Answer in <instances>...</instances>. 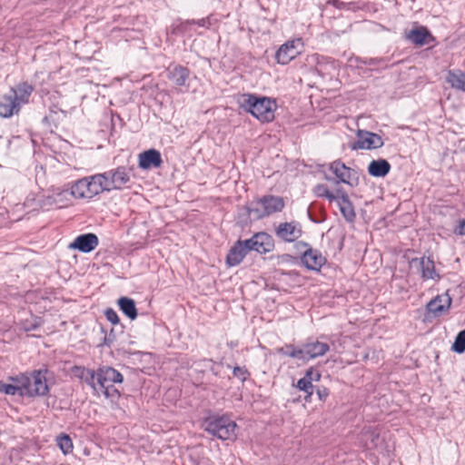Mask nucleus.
I'll use <instances>...</instances> for the list:
<instances>
[{
	"mask_svg": "<svg viewBox=\"0 0 465 465\" xmlns=\"http://www.w3.org/2000/svg\"><path fill=\"white\" fill-rule=\"evenodd\" d=\"M250 251H255L259 253H267L273 250L274 241L271 235L266 232H258L251 239L245 240Z\"/></svg>",
	"mask_w": 465,
	"mask_h": 465,
	"instance_id": "9b49d317",
	"label": "nucleus"
},
{
	"mask_svg": "<svg viewBox=\"0 0 465 465\" xmlns=\"http://www.w3.org/2000/svg\"><path fill=\"white\" fill-rule=\"evenodd\" d=\"M26 207L35 208L39 205L36 195L35 193H32L31 195L27 196V198L25 201L24 203Z\"/></svg>",
	"mask_w": 465,
	"mask_h": 465,
	"instance_id": "c9c22d12",
	"label": "nucleus"
},
{
	"mask_svg": "<svg viewBox=\"0 0 465 465\" xmlns=\"http://www.w3.org/2000/svg\"><path fill=\"white\" fill-rule=\"evenodd\" d=\"M451 303L452 299L448 293L435 296L426 304V319L431 320L448 313Z\"/></svg>",
	"mask_w": 465,
	"mask_h": 465,
	"instance_id": "1a4fd4ad",
	"label": "nucleus"
},
{
	"mask_svg": "<svg viewBox=\"0 0 465 465\" xmlns=\"http://www.w3.org/2000/svg\"><path fill=\"white\" fill-rule=\"evenodd\" d=\"M233 375L239 378L241 381H245L247 379L248 373L244 369L236 367L233 369Z\"/></svg>",
	"mask_w": 465,
	"mask_h": 465,
	"instance_id": "4c0bfd02",
	"label": "nucleus"
},
{
	"mask_svg": "<svg viewBox=\"0 0 465 465\" xmlns=\"http://www.w3.org/2000/svg\"><path fill=\"white\" fill-rule=\"evenodd\" d=\"M451 348L457 353L465 351V331H461L457 334Z\"/></svg>",
	"mask_w": 465,
	"mask_h": 465,
	"instance_id": "473e14b6",
	"label": "nucleus"
},
{
	"mask_svg": "<svg viewBox=\"0 0 465 465\" xmlns=\"http://www.w3.org/2000/svg\"><path fill=\"white\" fill-rule=\"evenodd\" d=\"M104 315H105L107 321L110 322L112 324H114V325L119 324L120 318L114 309H112V308L106 309L104 312Z\"/></svg>",
	"mask_w": 465,
	"mask_h": 465,
	"instance_id": "72a5a7b5",
	"label": "nucleus"
},
{
	"mask_svg": "<svg viewBox=\"0 0 465 465\" xmlns=\"http://www.w3.org/2000/svg\"><path fill=\"white\" fill-rule=\"evenodd\" d=\"M445 82L452 89L465 93V72L460 69L449 70L445 74Z\"/></svg>",
	"mask_w": 465,
	"mask_h": 465,
	"instance_id": "393cba45",
	"label": "nucleus"
},
{
	"mask_svg": "<svg viewBox=\"0 0 465 465\" xmlns=\"http://www.w3.org/2000/svg\"><path fill=\"white\" fill-rule=\"evenodd\" d=\"M187 72L183 68H178L175 70L174 76L176 77L175 83L179 85H183L187 78Z\"/></svg>",
	"mask_w": 465,
	"mask_h": 465,
	"instance_id": "f704fd0d",
	"label": "nucleus"
},
{
	"mask_svg": "<svg viewBox=\"0 0 465 465\" xmlns=\"http://www.w3.org/2000/svg\"><path fill=\"white\" fill-rule=\"evenodd\" d=\"M263 203L261 200L252 202L246 205V207L242 210L239 213V218L242 223H248L252 221H257L261 218H263L266 215L264 211Z\"/></svg>",
	"mask_w": 465,
	"mask_h": 465,
	"instance_id": "ddd939ff",
	"label": "nucleus"
},
{
	"mask_svg": "<svg viewBox=\"0 0 465 465\" xmlns=\"http://www.w3.org/2000/svg\"><path fill=\"white\" fill-rule=\"evenodd\" d=\"M302 234L301 227L294 223H281L276 229V235L285 242H293Z\"/></svg>",
	"mask_w": 465,
	"mask_h": 465,
	"instance_id": "412c9836",
	"label": "nucleus"
},
{
	"mask_svg": "<svg viewBox=\"0 0 465 465\" xmlns=\"http://www.w3.org/2000/svg\"><path fill=\"white\" fill-rule=\"evenodd\" d=\"M290 357L299 358L303 360L304 356V349L303 350H292L290 353H288Z\"/></svg>",
	"mask_w": 465,
	"mask_h": 465,
	"instance_id": "ea45409f",
	"label": "nucleus"
},
{
	"mask_svg": "<svg viewBox=\"0 0 465 465\" xmlns=\"http://www.w3.org/2000/svg\"><path fill=\"white\" fill-rule=\"evenodd\" d=\"M0 392L5 394V395H24L23 387L21 384H11V383H5L3 381H0Z\"/></svg>",
	"mask_w": 465,
	"mask_h": 465,
	"instance_id": "7c9ffc66",
	"label": "nucleus"
},
{
	"mask_svg": "<svg viewBox=\"0 0 465 465\" xmlns=\"http://www.w3.org/2000/svg\"><path fill=\"white\" fill-rule=\"evenodd\" d=\"M56 445L62 453L65 456L70 455L74 451L73 440L68 434L61 433L55 439Z\"/></svg>",
	"mask_w": 465,
	"mask_h": 465,
	"instance_id": "c756f323",
	"label": "nucleus"
},
{
	"mask_svg": "<svg viewBox=\"0 0 465 465\" xmlns=\"http://www.w3.org/2000/svg\"><path fill=\"white\" fill-rule=\"evenodd\" d=\"M117 305L121 312L131 321H134L137 318L138 312L133 299L121 297L117 300Z\"/></svg>",
	"mask_w": 465,
	"mask_h": 465,
	"instance_id": "cd10ccee",
	"label": "nucleus"
},
{
	"mask_svg": "<svg viewBox=\"0 0 465 465\" xmlns=\"http://www.w3.org/2000/svg\"><path fill=\"white\" fill-rule=\"evenodd\" d=\"M316 394L318 396V399L322 401H325L328 398L330 391L328 388L322 387L319 388L316 391Z\"/></svg>",
	"mask_w": 465,
	"mask_h": 465,
	"instance_id": "e433bc0d",
	"label": "nucleus"
},
{
	"mask_svg": "<svg viewBox=\"0 0 465 465\" xmlns=\"http://www.w3.org/2000/svg\"><path fill=\"white\" fill-rule=\"evenodd\" d=\"M242 108L260 123L267 124L275 119L278 104L272 97L247 94Z\"/></svg>",
	"mask_w": 465,
	"mask_h": 465,
	"instance_id": "f03ea898",
	"label": "nucleus"
},
{
	"mask_svg": "<svg viewBox=\"0 0 465 465\" xmlns=\"http://www.w3.org/2000/svg\"><path fill=\"white\" fill-rule=\"evenodd\" d=\"M334 202L337 203L342 216L348 222H352L356 216L354 206L344 190H337V199Z\"/></svg>",
	"mask_w": 465,
	"mask_h": 465,
	"instance_id": "f3484780",
	"label": "nucleus"
},
{
	"mask_svg": "<svg viewBox=\"0 0 465 465\" xmlns=\"http://www.w3.org/2000/svg\"><path fill=\"white\" fill-rule=\"evenodd\" d=\"M329 350L328 344L324 342H312L304 347L303 360H312L324 355Z\"/></svg>",
	"mask_w": 465,
	"mask_h": 465,
	"instance_id": "bb28decb",
	"label": "nucleus"
},
{
	"mask_svg": "<svg viewBox=\"0 0 465 465\" xmlns=\"http://www.w3.org/2000/svg\"><path fill=\"white\" fill-rule=\"evenodd\" d=\"M98 245V238L94 233H85L77 236L69 244V249L77 250L82 252H90Z\"/></svg>",
	"mask_w": 465,
	"mask_h": 465,
	"instance_id": "2eb2a0df",
	"label": "nucleus"
},
{
	"mask_svg": "<svg viewBox=\"0 0 465 465\" xmlns=\"http://www.w3.org/2000/svg\"><path fill=\"white\" fill-rule=\"evenodd\" d=\"M356 135L357 141L351 146L354 150H374L383 146V139L375 133L359 130Z\"/></svg>",
	"mask_w": 465,
	"mask_h": 465,
	"instance_id": "9d476101",
	"label": "nucleus"
},
{
	"mask_svg": "<svg viewBox=\"0 0 465 465\" xmlns=\"http://www.w3.org/2000/svg\"><path fill=\"white\" fill-rule=\"evenodd\" d=\"M302 262L308 270L319 272L325 264L326 259L318 251L309 249L302 254Z\"/></svg>",
	"mask_w": 465,
	"mask_h": 465,
	"instance_id": "a211bd4d",
	"label": "nucleus"
},
{
	"mask_svg": "<svg viewBox=\"0 0 465 465\" xmlns=\"http://www.w3.org/2000/svg\"><path fill=\"white\" fill-rule=\"evenodd\" d=\"M48 371L41 369L34 371L30 376L24 374L11 377L10 380L16 384H21L23 387L24 395L30 397L45 396L48 393Z\"/></svg>",
	"mask_w": 465,
	"mask_h": 465,
	"instance_id": "20e7f679",
	"label": "nucleus"
},
{
	"mask_svg": "<svg viewBox=\"0 0 465 465\" xmlns=\"http://www.w3.org/2000/svg\"><path fill=\"white\" fill-rule=\"evenodd\" d=\"M249 251V247L247 243H245V241L236 242L227 254L226 264L229 267L240 264Z\"/></svg>",
	"mask_w": 465,
	"mask_h": 465,
	"instance_id": "dca6fc26",
	"label": "nucleus"
},
{
	"mask_svg": "<svg viewBox=\"0 0 465 465\" xmlns=\"http://www.w3.org/2000/svg\"><path fill=\"white\" fill-rule=\"evenodd\" d=\"M34 88L26 83H21L15 87H12L8 93L13 96V99L18 104L20 107L22 104L28 102L29 97Z\"/></svg>",
	"mask_w": 465,
	"mask_h": 465,
	"instance_id": "b1692460",
	"label": "nucleus"
},
{
	"mask_svg": "<svg viewBox=\"0 0 465 465\" xmlns=\"http://www.w3.org/2000/svg\"><path fill=\"white\" fill-rule=\"evenodd\" d=\"M411 264L417 265L422 280L438 282L440 279V273L435 268V263L430 257L413 259Z\"/></svg>",
	"mask_w": 465,
	"mask_h": 465,
	"instance_id": "f8f14e48",
	"label": "nucleus"
},
{
	"mask_svg": "<svg viewBox=\"0 0 465 465\" xmlns=\"http://www.w3.org/2000/svg\"><path fill=\"white\" fill-rule=\"evenodd\" d=\"M454 232L460 236H465V219L459 222L454 229Z\"/></svg>",
	"mask_w": 465,
	"mask_h": 465,
	"instance_id": "58836bf2",
	"label": "nucleus"
},
{
	"mask_svg": "<svg viewBox=\"0 0 465 465\" xmlns=\"http://www.w3.org/2000/svg\"><path fill=\"white\" fill-rule=\"evenodd\" d=\"M19 111L18 104L8 92L0 94V117L10 118Z\"/></svg>",
	"mask_w": 465,
	"mask_h": 465,
	"instance_id": "4be33fe9",
	"label": "nucleus"
},
{
	"mask_svg": "<svg viewBox=\"0 0 465 465\" xmlns=\"http://www.w3.org/2000/svg\"><path fill=\"white\" fill-rule=\"evenodd\" d=\"M238 424L228 415H212L203 420V430L214 438L234 442L238 440Z\"/></svg>",
	"mask_w": 465,
	"mask_h": 465,
	"instance_id": "7ed1b4c3",
	"label": "nucleus"
},
{
	"mask_svg": "<svg viewBox=\"0 0 465 465\" xmlns=\"http://www.w3.org/2000/svg\"><path fill=\"white\" fill-rule=\"evenodd\" d=\"M406 38L416 45H424L433 41V36L424 26L411 29L406 34Z\"/></svg>",
	"mask_w": 465,
	"mask_h": 465,
	"instance_id": "5701e85b",
	"label": "nucleus"
},
{
	"mask_svg": "<svg viewBox=\"0 0 465 465\" xmlns=\"http://www.w3.org/2000/svg\"><path fill=\"white\" fill-rule=\"evenodd\" d=\"M92 388L95 394L103 398L104 402L112 409L118 407L121 399V392L116 385L124 382V376L121 372L112 367H103L95 372H92Z\"/></svg>",
	"mask_w": 465,
	"mask_h": 465,
	"instance_id": "f257e3e1",
	"label": "nucleus"
},
{
	"mask_svg": "<svg viewBox=\"0 0 465 465\" xmlns=\"http://www.w3.org/2000/svg\"><path fill=\"white\" fill-rule=\"evenodd\" d=\"M391 171V164L385 159L372 160L368 165V173L372 177H384Z\"/></svg>",
	"mask_w": 465,
	"mask_h": 465,
	"instance_id": "a878e982",
	"label": "nucleus"
},
{
	"mask_svg": "<svg viewBox=\"0 0 465 465\" xmlns=\"http://www.w3.org/2000/svg\"><path fill=\"white\" fill-rule=\"evenodd\" d=\"M138 166L143 170L159 168L162 165V156L156 149H149L142 152L137 157Z\"/></svg>",
	"mask_w": 465,
	"mask_h": 465,
	"instance_id": "4468645a",
	"label": "nucleus"
},
{
	"mask_svg": "<svg viewBox=\"0 0 465 465\" xmlns=\"http://www.w3.org/2000/svg\"><path fill=\"white\" fill-rule=\"evenodd\" d=\"M72 198L71 191L59 190L48 196L45 201V204L55 205L59 209L68 208L74 204Z\"/></svg>",
	"mask_w": 465,
	"mask_h": 465,
	"instance_id": "aec40b11",
	"label": "nucleus"
},
{
	"mask_svg": "<svg viewBox=\"0 0 465 465\" xmlns=\"http://www.w3.org/2000/svg\"><path fill=\"white\" fill-rule=\"evenodd\" d=\"M263 203L266 215H271L276 212H280L283 208V202L278 197H266L261 200Z\"/></svg>",
	"mask_w": 465,
	"mask_h": 465,
	"instance_id": "c85d7f7f",
	"label": "nucleus"
},
{
	"mask_svg": "<svg viewBox=\"0 0 465 465\" xmlns=\"http://www.w3.org/2000/svg\"><path fill=\"white\" fill-rule=\"evenodd\" d=\"M303 51V42L301 39L288 41L282 45L275 54V59L280 64H288Z\"/></svg>",
	"mask_w": 465,
	"mask_h": 465,
	"instance_id": "6e6552de",
	"label": "nucleus"
},
{
	"mask_svg": "<svg viewBox=\"0 0 465 465\" xmlns=\"http://www.w3.org/2000/svg\"><path fill=\"white\" fill-rule=\"evenodd\" d=\"M329 169L340 182L349 185L351 188H355L359 185L360 175L358 171L346 166L342 162L339 160L333 161L330 163Z\"/></svg>",
	"mask_w": 465,
	"mask_h": 465,
	"instance_id": "0eeeda50",
	"label": "nucleus"
},
{
	"mask_svg": "<svg viewBox=\"0 0 465 465\" xmlns=\"http://www.w3.org/2000/svg\"><path fill=\"white\" fill-rule=\"evenodd\" d=\"M315 193L320 197H325L330 202H333L337 199V193H332L329 191L325 184H318L314 189Z\"/></svg>",
	"mask_w": 465,
	"mask_h": 465,
	"instance_id": "2f4dec72",
	"label": "nucleus"
},
{
	"mask_svg": "<svg viewBox=\"0 0 465 465\" xmlns=\"http://www.w3.org/2000/svg\"><path fill=\"white\" fill-rule=\"evenodd\" d=\"M99 180L104 192L123 189L130 181V174L124 168H118L107 173H99Z\"/></svg>",
	"mask_w": 465,
	"mask_h": 465,
	"instance_id": "423d86ee",
	"label": "nucleus"
},
{
	"mask_svg": "<svg viewBox=\"0 0 465 465\" xmlns=\"http://www.w3.org/2000/svg\"><path fill=\"white\" fill-rule=\"evenodd\" d=\"M102 193L98 174L78 180L71 185V195L76 200H90Z\"/></svg>",
	"mask_w": 465,
	"mask_h": 465,
	"instance_id": "39448f33",
	"label": "nucleus"
},
{
	"mask_svg": "<svg viewBox=\"0 0 465 465\" xmlns=\"http://www.w3.org/2000/svg\"><path fill=\"white\" fill-rule=\"evenodd\" d=\"M321 378L322 374L318 370L310 368L306 371L304 376L297 381L296 387L299 391L311 396L312 394V383L320 381Z\"/></svg>",
	"mask_w": 465,
	"mask_h": 465,
	"instance_id": "6ab92c4d",
	"label": "nucleus"
}]
</instances>
